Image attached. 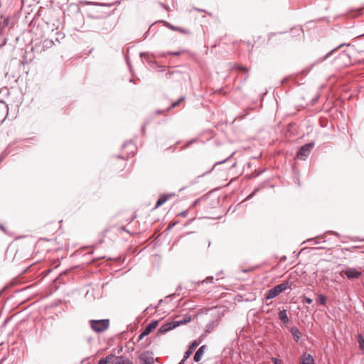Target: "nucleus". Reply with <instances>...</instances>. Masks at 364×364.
<instances>
[{
  "instance_id": "obj_15",
  "label": "nucleus",
  "mask_w": 364,
  "mask_h": 364,
  "mask_svg": "<svg viewBox=\"0 0 364 364\" xmlns=\"http://www.w3.org/2000/svg\"><path fill=\"white\" fill-rule=\"evenodd\" d=\"M218 325V321H216V320L211 321L206 325L205 332H207V333L211 332Z\"/></svg>"
},
{
  "instance_id": "obj_30",
  "label": "nucleus",
  "mask_w": 364,
  "mask_h": 364,
  "mask_svg": "<svg viewBox=\"0 0 364 364\" xmlns=\"http://www.w3.org/2000/svg\"><path fill=\"white\" fill-rule=\"evenodd\" d=\"M178 364H184L183 361H181Z\"/></svg>"
},
{
  "instance_id": "obj_16",
  "label": "nucleus",
  "mask_w": 364,
  "mask_h": 364,
  "mask_svg": "<svg viewBox=\"0 0 364 364\" xmlns=\"http://www.w3.org/2000/svg\"><path fill=\"white\" fill-rule=\"evenodd\" d=\"M140 360L142 364H154L153 358L146 356L145 355H141L140 356Z\"/></svg>"
},
{
  "instance_id": "obj_13",
  "label": "nucleus",
  "mask_w": 364,
  "mask_h": 364,
  "mask_svg": "<svg viewBox=\"0 0 364 364\" xmlns=\"http://www.w3.org/2000/svg\"><path fill=\"white\" fill-rule=\"evenodd\" d=\"M290 332L294 339L297 342L301 338V333L300 331L295 326L291 328Z\"/></svg>"
},
{
  "instance_id": "obj_17",
  "label": "nucleus",
  "mask_w": 364,
  "mask_h": 364,
  "mask_svg": "<svg viewBox=\"0 0 364 364\" xmlns=\"http://www.w3.org/2000/svg\"><path fill=\"white\" fill-rule=\"evenodd\" d=\"M327 301V298L323 294H318V301L321 305H326Z\"/></svg>"
},
{
  "instance_id": "obj_9",
  "label": "nucleus",
  "mask_w": 364,
  "mask_h": 364,
  "mask_svg": "<svg viewBox=\"0 0 364 364\" xmlns=\"http://www.w3.org/2000/svg\"><path fill=\"white\" fill-rule=\"evenodd\" d=\"M166 26L167 28H168L169 29H171L172 31H178L185 35H190L191 33V31L188 29H186V28H181V27H178V26H173L169 23H166Z\"/></svg>"
},
{
  "instance_id": "obj_22",
  "label": "nucleus",
  "mask_w": 364,
  "mask_h": 364,
  "mask_svg": "<svg viewBox=\"0 0 364 364\" xmlns=\"http://www.w3.org/2000/svg\"><path fill=\"white\" fill-rule=\"evenodd\" d=\"M301 299H302V302H304V303L305 302V303H306L308 304H311L312 303V301H313L311 299L308 298L306 296H303L301 298Z\"/></svg>"
},
{
  "instance_id": "obj_8",
  "label": "nucleus",
  "mask_w": 364,
  "mask_h": 364,
  "mask_svg": "<svg viewBox=\"0 0 364 364\" xmlns=\"http://www.w3.org/2000/svg\"><path fill=\"white\" fill-rule=\"evenodd\" d=\"M178 326V323H175L174 321L171 322L166 323L161 326L159 328V332L161 333H164L173 329L174 328Z\"/></svg>"
},
{
  "instance_id": "obj_14",
  "label": "nucleus",
  "mask_w": 364,
  "mask_h": 364,
  "mask_svg": "<svg viewBox=\"0 0 364 364\" xmlns=\"http://www.w3.org/2000/svg\"><path fill=\"white\" fill-rule=\"evenodd\" d=\"M300 364H314V359L310 354L305 355L301 358Z\"/></svg>"
},
{
  "instance_id": "obj_27",
  "label": "nucleus",
  "mask_w": 364,
  "mask_h": 364,
  "mask_svg": "<svg viewBox=\"0 0 364 364\" xmlns=\"http://www.w3.org/2000/svg\"><path fill=\"white\" fill-rule=\"evenodd\" d=\"M272 361H273L275 364H277L278 360H277V358H272Z\"/></svg>"
},
{
  "instance_id": "obj_25",
  "label": "nucleus",
  "mask_w": 364,
  "mask_h": 364,
  "mask_svg": "<svg viewBox=\"0 0 364 364\" xmlns=\"http://www.w3.org/2000/svg\"><path fill=\"white\" fill-rule=\"evenodd\" d=\"M257 191H258V188L255 189V191L247 197V199L251 198L256 193V192Z\"/></svg>"
},
{
  "instance_id": "obj_10",
  "label": "nucleus",
  "mask_w": 364,
  "mask_h": 364,
  "mask_svg": "<svg viewBox=\"0 0 364 364\" xmlns=\"http://www.w3.org/2000/svg\"><path fill=\"white\" fill-rule=\"evenodd\" d=\"M206 348H207L206 346L203 345L198 349V350L196 352V353L193 356V360L195 362H199L201 360V358H202L203 355L204 354Z\"/></svg>"
},
{
  "instance_id": "obj_11",
  "label": "nucleus",
  "mask_w": 364,
  "mask_h": 364,
  "mask_svg": "<svg viewBox=\"0 0 364 364\" xmlns=\"http://www.w3.org/2000/svg\"><path fill=\"white\" fill-rule=\"evenodd\" d=\"M173 194H165L161 195L158 199L156 204L155 205V208H157L165 203Z\"/></svg>"
},
{
  "instance_id": "obj_12",
  "label": "nucleus",
  "mask_w": 364,
  "mask_h": 364,
  "mask_svg": "<svg viewBox=\"0 0 364 364\" xmlns=\"http://www.w3.org/2000/svg\"><path fill=\"white\" fill-rule=\"evenodd\" d=\"M278 317L279 320H281L282 323L284 324H287L289 321V319L287 316V310L285 309L279 311L278 314Z\"/></svg>"
},
{
  "instance_id": "obj_7",
  "label": "nucleus",
  "mask_w": 364,
  "mask_h": 364,
  "mask_svg": "<svg viewBox=\"0 0 364 364\" xmlns=\"http://www.w3.org/2000/svg\"><path fill=\"white\" fill-rule=\"evenodd\" d=\"M200 342V340H195L193 342H192L187 350L185 352L183 358L181 361H183L184 363L185 360L191 356V355L193 353V351L198 347V346H199Z\"/></svg>"
},
{
  "instance_id": "obj_28",
  "label": "nucleus",
  "mask_w": 364,
  "mask_h": 364,
  "mask_svg": "<svg viewBox=\"0 0 364 364\" xmlns=\"http://www.w3.org/2000/svg\"><path fill=\"white\" fill-rule=\"evenodd\" d=\"M8 24V19H5L4 21V25L6 26Z\"/></svg>"
},
{
  "instance_id": "obj_1",
  "label": "nucleus",
  "mask_w": 364,
  "mask_h": 364,
  "mask_svg": "<svg viewBox=\"0 0 364 364\" xmlns=\"http://www.w3.org/2000/svg\"><path fill=\"white\" fill-rule=\"evenodd\" d=\"M97 364H133V363L129 359L122 355L117 356L110 354L106 358H101Z\"/></svg>"
},
{
  "instance_id": "obj_3",
  "label": "nucleus",
  "mask_w": 364,
  "mask_h": 364,
  "mask_svg": "<svg viewBox=\"0 0 364 364\" xmlns=\"http://www.w3.org/2000/svg\"><path fill=\"white\" fill-rule=\"evenodd\" d=\"M90 323L92 329L97 333L105 331L109 326V319L91 320Z\"/></svg>"
},
{
  "instance_id": "obj_19",
  "label": "nucleus",
  "mask_w": 364,
  "mask_h": 364,
  "mask_svg": "<svg viewBox=\"0 0 364 364\" xmlns=\"http://www.w3.org/2000/svg\"><path fill=\"white\" fill-rule=\"evenodd\" d=\"M86 4H94V5H97V6H112L113 5H114V3H112V4H102V3H93V2H90V1H87L86 2Z\"/></svg>"
},
{
  "instance_id": "obj_2",
  "label": "nucleus",
  "mask_w": 364,
  "mask_h": 364,
  "mask_svg": "<svg viewBox=\"0 0 364 364\" xmlns=\"http://www.w3.org/2000/svg\"><path fill=\"white\" fill-rule=\"evenodd\" d=\"M288 289H291V284L289 282H284L269 289L266 293L265 298L268 300L274 299Z\"/></svg>"
},
{
  "instance_id": "obj_31",
  "label": "nucleus",
  "mask_w": 364,
  "mask_h": 364,
  "mask_svg": "<svg viewBox=\"0 0 364 364\" xmlns=\"http://www.w3.org/2000/svg\"><path fill=\"white\" fill-rule=\"evenodd\" d=\"M0 228H1V229H2V230H4V228H3V226H2V225H0Z\"/></svg>"
},
{
  "instance_id": "obj_5",
  "label": "nucleus",
  "mask_w": 364,
  "mask_h": 364,
  "mask_svg": "<svg viewBox=\"0 0 364 364\" xmlns=\"http://www.w3.org/2000/svg\"><path fill=\"white\" fill-rule=\"evenodd\" d=\"M343 272L350 279H358L362 274L361 271H360L355 268H347V269L343 270Z\"/></svg>"
},
{
  "instance_id": "obj_4",
  "label": "nucleus",
  "mask_w": 364,
  "mask_h": 364,
  "mask_svg": "<svg viewBox=\"0 0 364 364\" xmlns=\"http://www.w3.org/2000/svg\"><path fill=\"white\" fill-rule=\"evenodd\" d=\"M314 146V142L308 143L302 146L297 152V158L301 160H305L309 156Z\"/></svg>"
},
{
  "instance_id": "obj_24",
  "label": "nucleus",
  "mask_w": 364,
  "mask_h": 364,
  "mask_svg": "<svg viewBox=\"0 0 364 364\" xmlns=\"http://www.w3.org/2000/svg\"><path fill=\"white\" fill-rule=\"evenodd\" d=\"M187 322H188V321L185 320V319H181V320H178V321H174V323H178V326L182 325V324H185Z\"/></svg>"
},
{
  "instance_id": "obj_23",
  "label": "nucleus",
  "mask_w": 364,
  "mask_h": 364,
  "mask_svg": "<svg viewBox=\"0 0 364 364\" xmlns=\"http://www.w3.org/2000/svg\"><path fill=\"white\" fill-rule=\"evenodd\" d=\"M237 68H238L240 70H241V71H242V72H244V73H248V71H249V70H248V68H247L244 67V66H242V65H238V66H237Z\"/></svg>"
},
{
  "instance_id": "obj_21",
  "label": "nucleus",
  "mask_w": 364,
  "mask_h": 364,
  "mask_svg": "<svg viewBox=\"0 0 364 364\" xmlns=\"http://www.w3.org/2000/svg\"><path fill=\"white\" fill-rule=\"evenodd\" d=\"M358 341L359 346H360V349H364V338L360 334L358 336Z\"/></svg>"
},
{
  "instance_id": "obj_18",
  "label": "nucleus",
  "mask_w": 364,
  "mask_h": 364,
  "mask_svg": "<svg viewBox=\"0 0 364 364\" xmlns=\"http://www.w3.org/2000/svg\"><path fill=\"white\" fill-rule=\"evenodd\" d=\"M185 100L184 97H180L176 102H174L171 104V105L168 107V109L171 108H174L180 105Z\"/></svg>"
},
{
  "instance_id": "obj_26",
  "label": "nucleus",
  "mask_w": 364,
  "mask_h": 364,
  "mask_svg": "<svg viewBox=\"0 0 364 364\" xmlns=\"http://www.w3.org/2000/svg\"><path fill=\"white\" fill-rule=\"evenodd\" d=\"M213 279V277H210V278L208 277V278L206 279V280H204L203 282H208V281H209V280H210V282H212Z\"/></svg>"
},
{
  "instance_id": "obj_29",
  "label": "nucleus",
  "mask_w": 364,
  "mask_h": 364,
  "mask_svg": "<svg viewBox=\"0 0 364 364\" xmlns=\"http://www.w3.org/2000/svg\"><path fill=\"white\" fill-rule=\"evenodd\" d=\"M179 53H174L173 55H178Z\"/></svg>"
},
{
  "instance_id": "obj_32",
  "label": "nucleus",
  "mask_w": 364,
  "mask_h": 364,
  "mask_svg": "<svg viewBox=\"0 0 364 364\" xmlns=\"http://www.w3.org/2000/svg\"><path fill=\"white\" fill-rule=\"evenodd\" d=\"M247 77H248V76H246V77H245L244 80H246L247 79Z\"/></svg>"
},
{
  "instance_id": "obj_6",
  "label": "nucleus",
  "mask_w": 364,
  "mask_h": 364,
  "mask_svg": "<svg viewBox=\"0 0 364 364\" xmlns=\"http://www.w3.org/2000/svg\"><path fill=\"white\" fill-rule=\"evenodd\" d=\"M158 326V321H153L149 323L144 330L141 332V333L139 336V339L141 340L144 337L149 335L154 329H155Z\"/></svg>"
},
{
  "instance_id": "obj_20",
  "label": "nucleus",
  "mask_w": 364,
  "mask_h": 364,
  "mask_svg": "<svg viewBox=\"0 0 364 364\" xmlns=\"http://www.w3.org/2000/svg\"><path fill=\"white\" fill-rule=\"evenodd\" d=\"M192 10H194V11H196L198 12H203V13H205L207 14L209 16H212V14L211 13H209L205 9H199V8H197V7H193L190 11L189 12H191Z\"/></svg>"
}]
</instances>
